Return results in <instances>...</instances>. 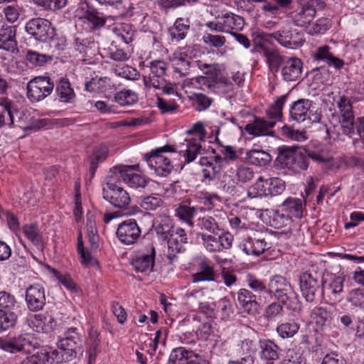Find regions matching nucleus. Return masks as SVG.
Masks as SVG:
<instances>
[{"label":"nucleus","instance_id":"f257e3e1","mask_svg":"<svg viewBox=\"0 0 364 364\" xmlns=\"http://www.w3.org/2000/svg\"><path fill=\"white\" fill-rule=\"evenodd\" d=\"M355 102V98L346 94L340 95L336 102L337 107L341 114V126L343 133L346 135L353 137L356 133L358 138H355V141L360 139L364 143V119L358 117L355 121L353 104Z\"/></svg>","mask_w":364,"mask_h":364},{"label":"nucleus","instance_id":"f03ea898","mask_svg":"<svg viewBox=\"0 0 364 364\" xmlns=\"http://www.w3.org/2000/svg\"><path fill=\"white\" fill-rule=\"evenodd\" d=\"M121 183L110 171L105 178L102 189L103 198L114 208L125 210L131 202L128 192L120 186Z\"/></svg>","mask_w":364,"mask_h":364},{"label":"nucleus","instance_id":"7ed1b4c3","mask_svg":"<svg viewBox=\"0 0 364 364\" xmlns=\"http://www.w3.org/2000/svg\"><path fill=\"white\" fill-rule=\"evenodd\" d=\"M176 148L170 144L152 150L144 156V159L148 166L154 173L160 177H166L171 173L173 166L171 159L164 156L163 154L167 152H176Z\"/></svg>","mask_w":364,"mask_h":364},{"label":"nucleus","instance_id":"20e7f679","mask_svg":"<svg viewBox=\"0 0 364 364\" xmlns=\"http://www.w3.org/2000/svg\"><path fill=\"white\" fill-rule=\"evenodd\" d=\"M321 280L322 275L316 272H304L300 274V289L306 301H314L316 296L321 293Z\"/></svg>","mask_w":364,"mask_h":364},{"label":"nucleus","instance_id":"39448f33","mask_svg":"<svg viewBox=\"0 0 364 364\" xmlns=\"http://www.w3.org/2000/svg\"><path fill=\"white\" fill-rule=\"evenodd\" d=\"M55 85L48 76H38L27 85V97L31 102H37L49 96Z\"/></svg>","mask_w":364,"mask_h":364},{"label":"nucleus","instance_id":"423d86ee","mask_svg":"<svg viewBox=\"0 0 364 364\" xmlns=\"http://www.w3.org/2000/svg\"><path fill=\"white\" fill-rule=\"evenodd\" d=\"M138 166H116L109 171L118 181L127 184L130 188H144L148 183L147 179L142 175L136 172Z\"/></svg>","mask_w":364,"mask_h":364},{"label":"nucleus","instance_id":"0eeeda50","mask_svg":"<svg viewBox=\"0 0 364 364\" xmlns=\"http://www.w3.org/2000/svg\"><path fill=\"white\" fill-rule=\"evenodd\" d=\"M26 33L36 41L47 42L55 36V28L50 21L43 18L29 20L25 26Z\"/></svg>","mask_w":364,"mask_h":364},{"label":"nucleus","instance_id":"6e6552de","mask_svg":"<svg viewBox=\"0 0 364 364\" xmlns=\"http://www.w3.org/2000/svg\"><path fill=\"white\" fill-rule=\"evenodd\" d=\"M323 0H305L291 13V18L295 25L304 27L310 24L316 14L317 6H323Z\"/></svg>","mask_w":364,"mask_h":364},{"label":"nucleus","instance_id":"1a4fd4ad","mask_svg":"<svg viewBox=\"0 0 364 364\" xmlns=\"http://www.w3.org/2000/svg\"><path fill=\"white\" fill-rule=\"evenodd\" d=\"M267 36L263 32L257 33L255 36L254 43L256 47L261 49L259 52L265 57L269 69L272 72H278L279 66L282 63L283 58L277 49L264 43V41Z\"/></svg>","mask_w":364,"mask_h":364},{"label":"nucleus","instance_id":"9d476101","mask_svg":"<svg viewBox=\"0 0 364 364\" xmlns=\"http://www.w3.org/2000/svg\"><path fill=\"white\" fill-rule=\"evenodd\" d=\"M38 345L37 341L33 338L25 335L9 338L7 340H0V348L11 353L18 352L31 353Z\"/></svg>","mask_w":364,"mask_h":364},{"label":"nucleus","instance_id":"9b49d317","mask_svg":"<svg viewBox=\"0 0 364 364\" xmlns=\"http://www.w3.org/2000/svg\"><path fill=\"white\" fill-rule=\"evenodd\" d=\"M267 294L286 304L293 294L291 284L281 275L276 274L269 278L267 284Z\"/></svg>","mask_w":364,"mask_h":364},{"label":"nucleus","instance_id":"f8f14e48","mask_svg":"<svg viewBox=\"0 0 364 364\" xmlns=\"http://www.w3.org/2000/svg\"><path fill=\"white\" fill-rule=\"evenodd\" d=\"M82 345L80 334L78 329L75 327H71L67 329L64 333V337L60 338L57 342L58 348L63 350L67 358L75 357L77 355V348Z\"/></svg>","mask_w":364,"mask_h":364},{"label":"nucleus","instance_id":"ddd939ff","mask_svg":"<svg viewBox=\"0 0 364 364\" xmlns=\"http://www.w3.org/2000/svg\"><path fill=\"white\" fill-rule=\"evenodd\" d=\"M141 234V229L134 219H128L122 222L116 232L118 240L127 245L134 244Z\"/></svg>","mask_w":364,"mask_h":364},{"label":"nucleus","instance_id":"4468645a","mask_svg":"<svg viewBox=\"0 0 364 364\" xmlns=\"http://www.w3.org/2000/svg\"><path fill=\"white\" fill-rule=\"evenodd\" d=\"M168 245L167 259L171 263L177 257L178 254L185 251L184 245L188 243L186 231L178 228L166 240Z\"/></svg>","mask_w":364,"mask_h":364},{"label":"nucleus","instance_id":"2eb2a0df","mask_svg":"<svg viewBox=\"0 0 364 364\" xmlns=\"http://www.w3.org/2000/svg\"><path fill=\"white\" fill-rule=\"evenodd\" d=\"M237 301L240 309L249 315H256L261 309L256 294L245 288H242L237 292Z\"/></svg>","mask_w":364,"mask_h":364},{"label":"nucleus","instance_id":"dca6fc26","mask_svg":"<svg viewBox=\"0 0 364 364\" xmlns=\"http://www.w3.org/2000/svg\"><path fill=\"white\" fill-rule=\"evenodd\" d=\"M240 249L249 255L258 256L269 249L265 238L261 233H254L245 237L240 245Z\"/></svg>","mask_w":364,"mask_h":364},{"label":"nucleus","instance_id":"f3484780","mask_svg":"<svg viewBox=\"0 0 364 364\" xmlns=\"http://www.w3.org/2000/svg\"><path fill=\"white\" fill-rule=\"evenodd\" d=\"M46 298L44 288L40 284L30 285L26 291V302L28 309L38 311L43 309Z\"/></svg>","mask_w":364,"mask_h":364},{"label":"nucleus","instance_id":"a211bd4d","mask_svg":"<svg viewBox=\"0 0 364 364\" xmlns=\"http://www.w3.org/2000/svg\"><path fill=\"white\" fill-rule=\"evenodd\" d=\"M335 315L336 312L331 307L316 306L311 310L310 318L316 330L321 331L331 325Z\"/></svg>","mask_w":364,"mask_h":364},{"label":"nucleus","instance_id":"6ab92c4d","mask_svg":"<svg viewBox=\"0 0 364 364\" xmlns=\"http://www.w3.org/2000/svg\"><path fill=\"white\" fill-rule=\"evenodd\" d=\"M197 66L200 69L203 75L197 76L195 78V82L200 85V88L204 90L208 85H210L214 80L220 75V70L219 65L216 63L208 64L203 63L200 60L195 61Z\"/></svg>","mask_w":364,"mask_h":364},{"label":"nucleus","instance_id":"aec40b11","mask_svg":"<svg viewBox=\"0 0 364 364\" xmlns=\"http://www.w3.org/2000/svg\"><path fill=\"white\" fill-rule=\"evenodd\" d=\"M345 278L333 274L322 276L321 294H327L336 298L343 291Z\"/></svg>","mask_w":364,"mask_h":364},{"label":"nucleus","instance_id":"412c9836","mask_svg":"<svg viewBox=\"0 0 364 364\" xmlns=\"http://www.w3.org/2000/svg\"><path fill=\"white\" fill-rule=\"evenodd\" d=\"M30 326L36 332L50 333L56 326V321L49 312L35 314L30 319Z\"/></svg>","mask_w":364,"mask_h":364},{"label":"nucleus","instance_id":"4be33fe9","mask_svg":"<svg viewBox=\"0 0 364 364\" xmlns=\"http://www.w3.org/2000/svg\"><path fill=\"white\" fill-rule=\"evenodd\" d=\"M155 248L150 245L147 252L141 253L132 259L131 264L137 272L151 271L154 266Z\"/></svg>","mask_w":364,"mask_h":364},{"label":"nucleus","instance_id":"5701e85b","mask_svg":"<svg viewBox=\"0 0 364 364\" xmlns=\"http://www.w3.org/2000/svg\"><path fill=\"white\" fill-rule=\"evenodd\" d=\"M312 105V102L306 99H300L294 102L289 110L290 118L301 123L306 119L311 120L310 109Z\"/></svg>","mask_w":364,"mask_h":364},{"label":"nucleus","instance_id":"b1692460","mask_svg":"<svg viewBox=\"0 0 364 364\" xmlns=\"http://www.w3.org/2000/svg\"><path fill=\"white\" fill-rule=\"evenodd\" d=\"M303 63L297 58H291L284 62L282 67V78L287 82H294L301 75Z\"/></svg>","mask_w":364,"mask_h":364},{"label":"nucleus","instance_id":"393cba45","mask_svg":"<svg viewBox=\"0 0 364 364\" xmlns=\"http://www.w3.org/2000/svg\"><path fill=\"white\" fill-rule=\"evenodd\" d=\"M275 125L274 121L265 120L259 117H255V120L246 124L245 130L250 135L255 136L272 135L271 130Z\"/></svg>","mask_w":364,"mask_h":364},{"label":"nucleus","instance_id":"a878e982","mask_svg":"<svg viewBox=\"0 0 364 364\" xmlns=\"http://www.w3.org/2000/svg\"><path fill=\"white\" fill-rule=\"evenodd\" d=\"M16 33V28L15 26L3 24L0 27V49L11 53L17 50Z\"/></svg>","mask_w":364,"mask_h":364},{"label":"nucleus","instance_id":"bb28decb","mask_svg":"<svg viewBox=\"0 0 364 364\" xmlns=\"http://www.w3.org/2000/svg\"><path fill=\"white\" fill-rule=\"evenodd\" d=\"M179 148L178 152L184 156L186 163L193 161L203 151L199 139L195 138L186 139Z\"/></svg>","mask_w":364,"mask_h":364},{"label":"nucleus","instance_id":"cd10ccee","mask_svg":"<svg viewBox=\"0 0 364 364\" xmlns=\"http://www.w3.org/2000/svg\"><path fill=\"white\" fill-rule=\"evenodd\" d=\"M330 47L328 46L318 47L313 54L314 60L325 62L328 65H332L336 69L341 68L344 65L343 61L335 57L333 54L330 52Z\"/></svg>","mask_w":364,"mask_h":364},{"label":"nucleus","instance_id":"c85d7f7f","mask_svg":"<svg viewBox=\"0 0 364 364\" xmlns=\"http://www.w3.org/2000/svg\"><path fill=\"white\" fill-rule=\"evenodd\" d=\"M191 277L193 283L214 282L215 280L214 266L210 261L203 260L198 264V272L192 274Z\"/></svg>","mask_w":364,"mask_h":364},{"label":"nucleus","instance_id":"c756f323","mask_svg":"<svg viewBox=\"0 0 364 364\" xmlns=\"http://www.w3.org/2000/svg\"><path fill=\"white\" fill-rule=\"evenodd\" d=\"M261 358L267 361V364H274V361L279 358L280 348L270 340L259 341Z\"/></svg>","mask_w":364,"mask_h":364},{"label":"nucleus","instance_id":"7c9ffc66","mask_svg":"<svg viewBox=\"0 0 364 364\" xmlns=\"http://www.w3.org/2000/svg\"><path fill=\"white\" fill-rule=\"evenodd\" d=\"M156 235L160 240L166 241L176 230L170 217L164 215L156 220L154 225Z\"/></svg>","mask_w":364,"mask_h":364},{"label":"nucleus","instance_id":"2f4dec72","mask_svg":"<svg viewBox=\"0 0 364 364\" xmlns=\"http://www.w3.org/2000/svg\"><path fill=\"white\" fill-rule=\"evenodd\" d=\"M55 92L61 102L73 103L75 100V93L68 79L61 78L58 81Z\"/></svg>","mask_w":364,"mask_h":364},{"label":"nucleus","instance_id":"473e14b6","mask_svg":"<svg viewBox=\"0 0 364 364\" xmlns=\"http://www.w3.org/2000/svg\"><path fill=\"white\" fill-rule=\"evenodd\" d=\"M193 353L183 348L175 349L170 355L168 364H207L205 360L196 362L192 360Z\"/></svg>","mask_w":364,"mask_h":364},{"label":"nucleus","instance_id":"72a5a7b5","mask_svg":"<svg viewBox=\"0 0 364 364\" xmlns=\"http://www.w3.org/2000/svg\"><path fill=\"white\" fill-rule=\"evenodd\" d=\"M282 211L291 217L301 218L304 208L302 200L296 198H288L281 205Z\"/></svg>","mask_w":364,"mask_h":364},{"label":"nucleus","instance_id":"f704fd0d","mask_svg":"<svg viewBox=\"0 0 364 364\" xmlns=\"http://www.w3.org/2000/svg\"><path fill=\"white\" fill-rule=\"evenodd\" d=\"M176 215L180 220L186 223L188 226L193 227V218L197 214V208L185 203H180L176 208Z\"/></svg>","mask_w":364,"mask_h":364},{"label":"nucleus","instance_id":"c9c22d12","mask_svg":"<svg viewBox=\"0 0 364 364\" xmlns=\"http://www.w3.org/2000/svg\"><path fill=\"white\" fill-rule=\"evenodd\" d=\"M270 225L275 229H281L283 228H288L287 230L284 231L286 235L291 234L289 227L292 223L291 216L285 213H281L279 210L273 212L270 219Z\"/></svg>","mask_w":364,"mask_h":364},{"label":"nucleus","instance_id":"e433bc0d","mask_svg":"<svg viewBox=\"0 0 364 364\" xmlns=\"http://www.w3.org/2000/svg\"><path fill=\"white\" fill-rule=\"evenodd\" d=\"M296 151L290 147L282 148L279 149L277 161L281 164L282 167L289 169L294 168L295 161L296 160Z\"/></svg>","mask_w":364,"mask_h":364},{"label":"nucleus","instance_id":"4c0bfd02","mask_svg":"<svg viewBox=\"0 0 364 364\" xmlns=\"http://www.w3.org/2000/svg\"><path fill=\"white\" fill-rule=\"evenodd\" d=\"M190 28V22L188 19L178 18L173 26L169 29L171 36L177 41L184 39Z\"/></svg>","mask_w":364,"mask_h":364},{"label":"nucleus","instance_id":"58836bf2","mask_svg":"<svg viewBox=\"0 0 364 364\" xmlns=\"http://www.w3.org/2000/svg\"><path fill=\"white\" fill-rule=\"evenodd\" d=\"M99 4L112 7L117 13V16H125L132 9L129 0H96Z\"/></svg>","mask_w":364,"mask_h":364},{"label":"nucleus","instance_id":"ea45409f","mask_svg":"<svg viewBox=\"0 0 364 364\" xmlns=\"http://www.w3.org/2000/svg\"><path fill=\"white\" fill-rule=\"evenodd\" d=\"M206 88L215 93L226 94L233 90L234 85L228 78L220 75Z\"/></svg>","mask_w":364,"mask_h":364},{"label":"nucleus","instance_id":"a19ab883","mask_svg":"<svg viewBox=\"0 0 364 364\" xmlns=\"http://www.w3.org/2000/svg\"><path fill=\"white\" fill-rule=\"evenodd\" d=\"M188 97L192 106L198 112L206 110L213 102V98L201 92H193Z\"/></svg>","mask_w":364,"mask_h":364},{"label":"nucleus","instance_id":"79ce46f5","mask_svg":"<svg viewBox=\"0 0 364 364\" xmlns=\"http://www.w3.org/2000/svg\"><path fill=\"white\" fill-rule=\"evenodd\" d=\"M246 156L251 164L259 166H266L272 161L269 153L259 149H252L247 152Z\"/></svg>","mask_w":364,"mask_h":364},{"label":"nucleus","instance_id":"37998d69","mask_svg":"<svg viewBox=\"0 0 364 364\" xmlns=\"http://www.w3.org/2000/svg\"><path fill=\"white\" fill-rule=\"evenodd\" d=\"M100 351V341L96 333H90V341L85 351L87 364H95L98 353Z\"/></svg>","mask_w":364,"mask_h":364},{"label":"nucleus","instance_id":"c03bdc74","mask_svg":"<svg viewBox=\"0 0 364 364\" xmlns=\"http://www.w3.org/2000/svg\"><path fill=\"white\" fill-rule=\"evenodd\" d=\"M288 95H284L277 99V100L267 109V114L269 121L281 120L282 117V109L285 104Z\"/></svg>","mask_w":364,"mask_h":364},{"label":"nucleus","instance_id":"a18cd8bd","mask_svg":"<svg viewBox=\"0 0 364 364\" xmlns=\"http://www.w3.org/2000/svg\"><path fill=\"white\" fill-rule=\"evenodd\" d=\"M82 18L84 20V23H87L90 25V27L93 29H98L103 27L106 23L105 18L95 9L87 10Z\"/></svg>","mask_w":364,"mask_h":364},{"label":"nucleus","instance_id":"49530a36","mask_svg":"<svg viewBox=\"0 0 364 364\" xmlns=\"http://www.w3.org/2000/svg\"><path fill=\"white\" fill-rule=\"evenodd\" d=\"M271 38L276 39L279 43L286 48H293L296 46V41L292 39V33L289 28H282L279 31L269 34Z\"/></svg>","mask_w":364,"mask_h":364},{"label":"nucleus","instance_id":"de8ad7c7","mask_svg":"<svg viewBox=\"0 0 364 364\" xmlns=\"http://www.w3.org/2000/svg\"><path fill=\"white\" fill-rule=\"evenodd\" d=\"M305 153L309 159H311L317 164H325L331 160L328 151L321 146L314 149L308 148L306 149Z\"/></svg>","mask_w":364,"mask_h":364},{"label":"nucleus","instance_id":"09e8293b","mask_svg":"<svg viewBox=\"0 0 364 364\" xmlns=\"http://www.w3.org/2000/svg\"><path fill=\"white\" fill-rule=\"evenodd\" d=\"M138 100L137 95L130 90H123L114 95V101L120 106H129L135 104Z\"/></svg>","mask_w":364,"mask_h":364},{"label":"nucleus","instance_id":"8fccbe9b","mask_svg":"<svg viewBox=\"0 0 364 364\" xmlns=\"http://www.w3.org/2000/svg\"><path fill=\"white\" fill-rule=\"evenodd\" d=\"M225 28L240 31L245 26L244 18L232 13L225 14L222 17Z\"/></svg>","mask_w":364,"mask_h":364},{"label":"nucleus","instance_id":"3c124183","mask_svg":"<svg viewBox=\"0 0 364 364\" xmlns=\"http://www.w3.org/2000/svg\"><path fill=\"white\" fill-rule=\"evenodd\" d=\"M23 232L26 237L38 248H43L42 236L39 232L37 226L34 225H26L23 228Z\"/></svg>","mask_w":364,"mask_h":364},{"label":"nucleus","instance_id":"603ef678","mask_svg":"<svg viewBox=\"0 0 364 364\" xmlns=\"http://www.w3.org/2000/svg\"><path fill=\"white\" fill-rule=\"evenodd\" d=\"M139 203L140 206L144 210H156L163 205L164 200L159 195L151 194L141 197Z\"/></svg>","mask_w":364,"mask_h":364},{"label":"nucleus","instance_id":"864d4df0","mask_svg":"<svg viewBox=\"0 0 364 364\" xmlns=\"http://www.w3.org/2000/svg\"><path fill=\"white\" fill-rule=\"evenodd\" d=\"M26 61L32 66H43L53 60V57L46 54H41L36 51L28 50L26 55Z\"/></svg>","mask_w":364,"mask_h":364},{"label":"nucleus","instance_id":"5fc2aeb1","mask_svg":"<svg viewBox=\"0 0 364 364\" xmlns=\"http://www.w3.org/2000/svg\"><path fill=\"white\" fill-rule=\"evenodd\" d=\"M198 225L201 230H206L213 235L218 234L220 230L218 222L211 216H204L199 218Z\"/></svg>","mask_w":364,"mask_h":364},{"label":"nucleus","instance_id":"6e6d98bb","mask_svg":"<svg viewBox=\"0 0 364 364\" xmlns=\"http://www.w3.org/2000/svg\"><path fill=\"white\" fill-rule=\"evenodd\" d=\"M50 352L41 349L36 353L23 359L20 364H46L50 359Z\"/></svg>","mask_w":364,"mask_h":364},{"label":"nucleus","instance_id":"4d7b16f0","mask_svg":"<svg viewBox=\"0 0 364 364\" xmlns=\"http://www.w3.org/2000/svg\"><path fill=\"white\" fill-rule=\"evenodd\" d=\"M16 315L12 311L0 309V333L13 327L16 323Z\"/></svg>","mask_w":364,"mask_h":364},{"label":"nucleus","instance_id":"13d9d810","mask_svg":"<svg viewBox=\"0 0 364 364\" xmlns=\"http://www.w3.org/2000/svg\"><path fill=\"white\" fill-rule=\"evenodd\" d=\"M108 154V149L105 146L97 147L90 157V171L93 174L97 168L98 164L104 161Z\"/></svg>","mask_w":364,"mask_h":364},{"label":"nucleus","instance_id":"bf43d9fd","mask_svg":"<svg viewBox=\"0 0 364 364\" xmlns=\"http://www.w3.org/2000/svg\"><path fill=\"white\" fill-rule=\"evenodd\" d=\"M299 325L294 322H286L281 323L277 328L278 334L282 338H287L294 336L299 331Z\"/></svg>","mask_w":364,"mask_h":364},{"label":"nucleus","instance_id":"052dcab7","mask_svg":"<svg viewBox=\"0 0 364 364\" xmlns=\"http://www.w3.org/2000/svg\"><path fill=\"white\" fill-rule=\"evenodd\" d=\"M4 106L5 111L0 114V128L6 124L12 125L14 124V113L17 112L16 109L10 102H5Z\"/></svg>","mask_w":364,"mask_h":364},{"label":"nucleus","instance_id":"680f3d73","mask_svg":"<svg viewBox=\"0 0 364 364\" xmlns=\"http://www.w3.org/2000/svg\"><path fill=\"white\" fill-rule=\"evenodd\" d=\"M265 183L268 186V193L272 196L280 195L285 190L284 181L279 178L266 179Z\"/></svg>","mask_w":364,"mask_h":364},{"label":"nucleus","instance_id":"e2e57ef3","mask_svg":"<svg viewBox=\"0 0 364 364\" xmlns=\"http://www.w3.org/2000/svg\"><path fill=\"white\" fill-rule=\"evenodd\" d=\"M198 235L201 237L203 245L207 251L210 252H220L218 237L205 233H199Z\"/></svg>","mask_w":364,"mask_h":364},{"label":"nucleus","instance_id":"0e129e2a","mask_svg":"<svg viewBox=\"0 0 364 364\" xmlns=\"http://www.w3.org/2000/svg\"><path fill=\"white\" fill-rule=\"evenodd\" d=\"M21 10V7L18 5H9L4 8L3 14L9 23H15L20 17Z\"/></svg>","mask_w":364,"mask_h":364},{"label":"nucleus","instance_id":"69168bd1","mask_svg":"<svg viewBox=\"0 0 364 364\" xmlns=\"http://www.w3.org/2000/svg\"><path fill=\"white\" fill-rule=\"evenodd\" d=\"M348 301L355 307L364 309V289H355L350 291Z\"/></svg>","mask_w":364,"mask_h":364},{"label":"nucleus","instance_id":"338daca9","mask_svg":"<svg viewBox=\"0 0 364 364\" xmlns=\"http://www.w3.org/2000/svg\"><path fill=\"white\" fill-rule=\"evenodd\" d=\"M246 282L248 287L255 293H267V285L255 276L248 274L246 278Z\"/></svg>","mask_w":364,"mask_h":364},{"label":"nucleus","instance_id":"774afa93","mask_svg":"<svg viewBox=\"0 0 364 364\" xmlns=\"http://www.w3.org/2000/svg\"><path fill=\"white\" fill-rule=\"evenodd\" d=\"M114 31L117 32V38L126 44L132 41L133 34L129 24L122 23L119 27H116Z\"/></svg>","mask_w":364,"mask_h":364}]
</instances>
